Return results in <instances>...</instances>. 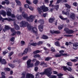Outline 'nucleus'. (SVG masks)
I'll return each mask as SVG.
<instances>
[{"label": "nucleus", "instance_id": "nucleus-10", "mask_svg": "<svg viewBox=\"0 0 78 78\" xmlns=\"http://www.w3.org/2000/svg\"><path fill=\"white\" fill-rule=\"evenodd\" d=\"M14 25L15 29L16 30H19L20 29V27H19V25L17 24L16 23H14Z\"/></svg>", "mask_w": 78, "mask_h": 78}, {"label": "nucleus", "instance_id": "nucleus-14", "mask_svg": "<svg viewBox=\"0 0 78 78\" xmlns=\"http://www.w3.org/2000/svg\"><path fill=\"white\" fill-rule=\"evenodd\" d=\"M73 48L75 50H76L77 48V47L78 46V43H75L73 44Z\"/></svg>", "mask_w": 78, "mask_h": 78}, {"label": "nucleus", "instance_id": "nucleus-32", "mask_svg": "<svg viewBox=\"0 0 78 78\" xmlns=\"http://www.w3.org/2000/svg\"><path fill=\"white\" fill-rule=\"evenodd\" d=\"M5 28L7 30H9L10 29V27L8 26L5 25Z\"/></svg>", "mask_w": 78, "mask_h": 78}, {"label": "nucleus", "instance_id": "nucleus-20", "mask_svg": "<svg viewBox=\"0 0 78 78\" xmlns=\"http://www.w3.org/2000/svg\"><path fill=\"white\" fill-rule=\"evenodd\" d=\"M38 23L41 24H43L44 23V21L43 20H40L38 21Z\"/></svg>", "mask_w": 78, "mask_h": 78}, {"label": "nucleus", "instance_id": "nucleus-61", "mask_svg": "<svg viewBox=\"0 0 78 78\" xmlns=\"http://www.w3.org/2000/svg\"><path fill=\"white\" fill-rule=\"evenodd\" d=\"M56 10H58L59 9V5H57L55 7Z\"/></svg>", "mask_w": 78, "mask_h": 78}, {"label": "nucleus", "instance_id": "nucleus-24", "mask_svg": "<svg viewBox=\"0 0 78 78\" xmlns=\"http://www.w3.org/2000/svg\"><path fill=\"white\" fill-rule=\"evenodd\" d=\"M69 29L68 28H65L64 30V31H65L66 33H68V34L69 33Z\"/></svg>", "mask_w": 78, "mask_h": 78}, {"label": "nucleus", "instance_id": "nucleus-57", "mask_svg": "<svg viewBox=\"0 0 78 78\" xmlns=\"http://www.w3.org/2000/svg\"><path fill=\"white\" fill-rule=\"evenodd\" d=\"M51 50L52 51H53V52H55V48H51Z\"/></svg>", "mask_w": 78, "mask_h": 78}, {"label": "nucleus", "instance_id": "nucleus-50", "mask_svg": "<svg viewBox=\"0 0 78 78\" xmlns=\"http://www.w3.org/2000/svg\"><path fill=\"white\" fill-rule=\"evenodd\" d=\"M12 4V8H14V5H15V2H11Z\"/></svg>", "mask_w": 78, "mask_h": 78}, {"label": "nucleus", "instance_id": "nucleus-59", "mask_svg": "<svg viewBox=\"0 0 78 78\" xmlns=\"http://www.w3.org/2000/svg\"><path fill=\"white\" fill-rule=\"evenodd\" d=\"M23 55H24L23 53H21L19 54V56H22Z\"/></svg>", "mask_w": 78, "mask_h": 78}, {"label": "nucleus", "instance_id": "nucleus-22", "mask_svg": "<svg viewBox=\"0 0 78 78\" xmlns=\"http://www.w3.org/2000/svg\"><path fill=\"white\" fill-rule=\"evenodd\" d=\"M42 39H48V37L46 35H43L42 37Z\"/></svg>", "mask_w": 78, "mask_h": 78}, {"label": "nucleus", "instance_id": "nucleus-43", "mask_svg": "<svg viewBox=\"0 0 78 78\" xmlns=\"http://www.w3.org/2000/svg\"><path fill=\"white\" fill-rule=\"evenodd\" d=\"M62 28H63V26H59L58 27V28L59 30H61V29H62Z\"/></svg>", "mask_w": 78, "mask_h": 78}, {"label": "nucleus", "instance_id": "nucleus-1", "mask_svg": "<svg viewBox=\"0 0 78 78\" xmlns=\"http://www.w3.org/2000/svg\"><path fill=\"white\" fill-rule=\"evenodd\" d=\"M22 15L23 17L24 18V19H26L27 21L29 22H33L35 17V16L33 15H31L29 17H28V14L25 13V12H22Z\"/></svg>", "mask_w": 78, "mask_h": 78}, {"label": "nucleus", "instance_id": "nucleus-45", "mask_svg": "<svg viewBox=\"0 0 78 78\" xmlns=\"http://www.w3.org/2000/svg\"><path fill=\"white\" fill-rule=\"evenodd\" d=\"M5 1V3L6 5H9V2L8 0H4Z\"/></svg>", "mask_w": 78, "mask_h": 78}, {"label": "nucleus", "instance_id": "nucleus-47", "mask_svg": "<svg viewBox=\"0 0 78 78\" xmlns=\"http://www.w3.org/2000/svg\"><path fill=\"white\" fill-rule=\"evenodd\" d=\"M43 44V42L42 41H39L37 44L38 45H41Z\"/></svg>", "mask_w": 78, "mask_h": 78}, {"label": "nucleus", "instance_id": "nucleus-39", "mask_svg": "<svg viewBox=\"0 0 78 78\" xmlns=\"http://www.w3.org/2000/svg\"><path fill=\"white\" fill-rule=\"evenodd\" d=\"M65 5L66 6V7L67 8H69V9H70V8H71V6L69 5L68 4H65Z\"/></svg>", "mask_w": 78, "mask_h": 78}, {"label": "nucleus", "instance_id": "nucleus-48", "mask_svg": "<svg viewBox=\"0 0 78 78\" xmlns=\"http://www.w3.org/2000/svg\"><path fill=\"white\" fill-rule=\"evenodd\" d=\"M6 71H10V69L8 68H6L4 69Z\"/></svg>", "mask_w": 78, "mask_h": 78}, {"label": "nucleus", "instance_id": "nucleus-53", "mask_svg": "<svg viewBox=\"0 0 78 78\" xmlns=\"http://www.w3.org/2000/svg\"><path fill=\"white\" fill-rule=\"evenodd\" d=\"M24 7L25 8H29V5H28V4H25V5H24Z\"/></svg>", "mask_w": 78, "mask_h": 78}, {"label": "nucleus", "instance_id": "nucleus-16", "mask_svg": "<svg viewBox=\"0 0 78 78\" xmlns=\"http://www.w3.org/2000/svg\"><path fill=\"white\" fill-rule=\"evenodd\" d=\"M54 20H55V18H51L48 20V21L50 23H52L54 22Z\"/></svg>", "mask_w": 78, "mask_h": 78}, {"label": "nucleus", "instance_id": "nucleus-35", "mask_svg": "<svg viewBox=\"0 0 78 78\" xmlns=\"http://www.w3.org/2000/svg\"><path fill=\"white\" fill-rule=\"evenodd\" d=\"M31 45H32L33 46H36L37 45V43H32L30 44Z\"/></svg>", "mask_w": 78, "mask_h": 78}, {"label": "nucleus", "instance_id": "nucleus-19", "mask_svg": "<svg viewBox=\"0 0 78 78\" xmlns=\"http://www.w3.org/2000/svg\"><path fill=\"white\" fill-rule=\"evenodd\" d=\"M62 14L63 15H66V16H69V12H65L64 11H62Z\"/></svg>", "mask_w": 78, "mask_h": 78}, {"label": "nucleus", "instance_id": "nucleus-12", "mask_svg": "<svg viewBox=\"0 0 78 78\" xmlns=\"http://www.w3.org/2000/svg\"><path fill=\"white\" fill-rule=\"evenodd\" d=\"M38 29L41 32L43 31V25H40L38 26Z\"/></svg>", "mask_w": 78, "mask_h": 78}, {"label": "nucleus", "instance_id": "nucleus-9", "mask_svg": "<svg viewBox=\"0 0 78 78\" xmlns=\"http://www.w3.org/2000/svg\"><path fill=\"white\" fill-rule=\"evenodd\" d=\"M2 59V57H0V62H1L2 64H6V60L5 59Z\"/></svg>", "mask_w": 78, "mask_h": 78}, {"label": "nucleus", "instance_id": "nucleus-30", "mask_svg": "<svg viewBox=\"0 0 78 78\" xmlns=\"http://www.w3.org/2000/svg\"><path fill=\"white\" fill-rule=\"evenodd\" d=\"M27 53H28V49H27V48H26L24 51L23 53L24 55H25V54H27Z\"/></svg>", "mask_w": 78, "mask_h": 78}, {"label": "nucleus", "instance_id": "nucleus-63", "mask_svg": "<svg viewBox=\"0 0 78 78\" xmlns=\"http://www.w3.org/2000/svg\"><path fill=\"white\" fill-rule=\"evenodd\" d=\"M21 44H22V45H23L25 44V41H21Z\"/></svg>", "mask_w": 78, "mask_h": 78}, {"label": "nucleus", "instance_id": "nucleus-40", "mask_svg": "<svg viewBox=\"0 0 78 78\" xmlns=\"http://www.w3.org/2000/svg\"><path fill=\"white\" fill-rule=\"evenodd\" d=\"M40 51L39 50H37L35 51H34V54H37V53H40Z\"/></svg>", "mask_w": 78, "mask_h": 78}, {"label": "nucleus", "instance_id": "nucleus-56", "mask_svg": "<svg viewBox=\"0 0 78 78\" xmlns=\"http://www.w3.org/2000/svg\"><path fill=\"white\" fill-rule=\"evenodd\" d=\"M50 78H56V76H50Z\"/></svg>", "mask_w": 78, "mask_h": 78}, {"label": "nucleus", "instance_id": "nucleus-33", "mask_svg": "<svg viewBox=\"0 0 78 78\" xmlns=\"http://www.w3.org/2000/svg\"><path fill=\"white\" fill-rule=\"evenodd\" d=\"M3 20H8L9 22L11 21V20H12V19H11L10 18L8 19L7 18H4Z\"/></svg>", "mask_w": 78, "mask_h": 78}, {"label": "nucleus", "instance_id": "nucleus-60", "mask_svg": "<svg viewBox=\"0 0 78 78\" xmlns=\"http://www.w3.org/2000/svg\"><path fill=\"white\" fill-rule=\"evenodd\" d=\"M57 76H58V77L62 76H63V74L62 73H59L57 74Z\"/></svg>", "mask_w": 78, "mask_h": 78}, {"label": "nucleus", "instance_id": "nucleus-25", "mask_svg": "<svg viewBox=\"0 0 78 78\" xmlns=\"http://www.w3.org/2000/svg\"><path fill=\"white\" fill-rule=\"evenodd\" d=\"M75 32V31H73V30H69V32H68V34H72Z\"/></svg>", "mask_w": 78, "mask_h": 78}, {"label": "nucleus", "instance_id": "nucleus-37", "mask_svg": "<svg viewBox=\"0 0 78 78\" xmlns=\"http://www.w3.org/2000/svg\"><path fill=\"white\" fill-rule=\"evenodd\" d=\"M7 15L8 16H11V13L10 12L7 11Z\"/></svg>", "mask_w": 78, "mask_h": 78}, {"label": "nucleus", "instance_id": "nucleus-34", "mask_svg": "<svg viewBox=\"0 0 78 78\" xmlns=\"http://www.w3.org/2000/svg\"><path fill=\"white\" fill-rule=\"evenodd\" d=\"M34 58H39L40 57V55L39 54H36L34 56Z\"/></svg>", "mask_w": 78, "mask_h": 78}, {"label": "nucleus", "instance_id": "nucleus-42", "mask_svg": "<svg viewBox=\"0 0 78 78\" xmlns=\"http://www.w3.org/2000/svg\"><path fill=\"white\" fill-rule=\"evenodd\" d=\"M15 40V37H12L10 39V41L12 42H14V40Z\"/></svg>", "mask_w": 78, "mask_h": 78}, {"label": "nucleus", "instance_id": "nucleus-52", "mask_svg": "<svg viewBox=\"0 0 78 78\" xmlns=\"http://www.w3.org/2000/svg\"><path fill=\"white\" fill-rule=\"evenodd\" d=\"M55 34H59V33H60V31L58 30L55 31Z\"/></svg>", "mask_w": 78, "mask_h": 78}, {"label": "nucleus", "instance_id": "nucleus-15", "mask_svg": "<svg viewBox=\"0 0 78 78\" xmlns=\"http://www.w3.org/2000/svg\"><path fill=\"white\" fill-rule=\"evenodd\" d=\"M64 51L63 50H61L59 51V53L61 54V55L62 56H66L67 55V54H63L64 53Z\"/></svg>", "mask_w": 78, "mask_h": 78}, {"label": "nucleus", "instance_id": "nucleus-51", "mask_svg": "<svg viewBox=\"0 0 78 78\" xmlns=\"http://www.w3.org/2000/svg\"><path fill=\"white\" fill-rule=\"evenodd\" d=\"M72 35H65L64 36H65L66 37H71V36H72Z\"/></svg>", "mask_w": 78, "mask_h": 78}, {"label": "nucleus", "instance_id": "nucleus-55", "mask_svg": "<svg viewBox=\"0 0 78 78\" xmlns=\"http://www.w3.org/2000/svg\"><path fill=\"white\" fill-rule=\"evenodd\" d=\"M55 57H61V54H59V55L56 54L55 55Z\"/></svg>", "mask_w": 78, "mask_h": 78}, {"label": "nucleus", "instance_id": "nucleus-38", "mask_svg": "<svg viewBox=\"0 0 78 78\" xmlns=\"http://www.w3.org/2000/svg\"><path fill=\"white\" fill-rule=\"evenodd\" d=\"M67 64L68 66H72V63L71 62H68Z\"/></svg>", "mask_w": 78, "mask_h": 78}, {"label": "nucleus", "instance_id": "nucleus-64", "mask_svg": "<svg viewBox=\"0 0 78 78\" xmlns=\"http://www.w3.org/2000/svg\"><path fill=\"white\" fill-rule=\"evenodd\" d=\"M63 70L65 71H66V70H67V68L65 66H63Z\"/></svg>", "mask_w": 78, "mask_h": 78}, {"label": "nucleus", "instance_id": "nucleus-5", "mask_svg": "<svg viewBox=\"0 0 78 78\" xmlns=\"http://www.w3.org/2000/svg\"><path fill=\"white\" fill-rule=\"evenodd\" d=\"M28 25V22L25 21H22L20 23V26L21 27H27Z\"/></svg>", "mask_w": 78, "mask_h": 78}, {"label": "nucleus", "instance_id": "nucleus-28", "mask_svg": "<svg viewBox=\"0 0 78 78\" xmlns=\"http://www.w3.org/2000/svg\"><path fill=\"white\" fill-rule=\"evenodd\" d=\"M27 53H28V49H27V48H26L24 51L23 53L24 55H25V54H27Z\"/></svg>", "mask_w": 78, "mask_h": 78}, {"label": "nucleus", "instance_id": "nucleus-13", "mask_svg": "<svg viewBox=\"0 0 78 78\" xmlns=\"http://www.w3.org/2000/svg\"><path fill=\"white\" fill-rule=\"evenodd\" d=\"M70 17L71 18V19H75V14L73 13H71Z\"/></svg>", "mask_w": 78, "mask_h": 78}, {"label": "nucleus", "instance_id": "nucleus-18", "mask_svg": "<svg viewBox=\"0 0 78 78\" xmlns=\"http://www.w3.org/2000/svg\"><path fill=\"white\" fill-rule=\"evenodd\" d=\"M15 2L17 5L20 6H21L22 4H21V2L20 1L18 0H15Z\"/></svg>", "mask_w": 78, "mask_h": 78}, {"label": "nucleus", "instance_id": "nucleus-21", "mask_svg": "<svg viewBox=\"0 0 78 78\" xmlns=\"http://www.w3.org/2000/svg\"><path fill=\"white\" fill-rule=\"evenodd\" d=\"M59 17L60 19H62V20H67V18H63L62 16H59Z\"/></svg>", "mask_w": 78, "mask_h": 78}, {"label": "nucleus", "instance_id": "nucleus-49", "mask_svg": "<svg viewBox=\"0 0 78 78\" xmlns=\"http://www.w3.org/2000/svg\"><path fill=\"white\" fill-rule=\"evenodd\" d=\"M38 2V1L37 0H34L33 1V3L34 4H37Z\"/></svg>", "mask_w": 78, "mask_h": 78}, {"label": "nucleus", "instance_id": "nucleus-17", "mask_svg": "<svg viewBox=\"0 0 78 78\" xmlns=\"http://www.w3.org/2000/svg\"><path fill=\"white\" fill-rule=\"evenodd\" d=\"M16 17L17 18V19L19 20H22V16H21V15H17L16 16Z\"/></svg>", "mask_w": 78, "mask_h": 78}, {"label": "nucleus", "instance_id": "nucleus-54", "mask_svg": "<svg viewBox=\"0 0 78 78\" xmlns=\"http://www.w3.org/2000/svg\"><path fill=\"white\" fill-rule=\"evenodd\" d=\"M27 58H28V56L23 57V60L24 61V60H25V59H27Z\"/></svg>", "mask_w": 78, "mask_h": 78}, {"label": "nucleus", "instance_id": "nucleus-41", "mask_svg": "<svg viewBox=\"0 0 78 78\" xmlns=\"http://www.w3.org/2000/svg\"><path fill=\"white\" fill-rule=\"evenodd\" d=\"M39 63H40V62H39L38 61H36V62L35 63V66H38Z\"/></svg>", "mask_w": 78, "mask_h": 78}, {"label": "nucleus", "instance_id": "nucleus-3", "mask_svg": "<svg viewBox=\"0 0 78 78\" xmlns=\"http://www.w3.org/2000/svg\"><path fill=\"white\" fill-rule=\"evenodd\" d=\"M27 28L29 30L32 31L37 36L38 33H37V28L34 27H33L32 26L30 25H28L27 27Z\"/></svg>", "mask_w": 78, "mask_h": 78}, {"label": "nucleus", "instance_id": "nucleus-44", "mask_svg": "<svg viewBox=\"0 0 78 78\" xmlns=\"http://www.w3.org/2000/svg\"><path fill=\"white\" fill-rule=\"evenodd\" d=\"M8 65L12 68H14L15 67L14 65H11L9 63L8 64Z\"/></svg>", "mask_w": 78, "mask_h": 78}, {"label": "nucleus", "instance_id": "nucleus-23", "mask_svg": "<svg viewBox=\"0 0 78 78\" xmlns=\"http://www.w3.org/2000/svg\"><path fill=\"white\" fill-rule=\"evenodd\" d=\"M55 44L56 46H58L59 47L60 46V44H59V42L57 41L55 43Z\"/></svg>", "mask_w": 78, "mask_h": 78}, {"label": "nucleus", "instance_id": "nucleus-27", "mask_svg": "<svg viewBox=\"0 0 78 78\" xmlns=\"http://www.w3.org/2000/svg\"><path fill=\"white\" fill-rule=\"evenodd\" d=\"M5 73H4L3 72H2L1 73V75L2 76L1 78H5Z\"/></svg>", "mask_w": 78, "mask_h": 78}, {"label": "nucleus", "instance_id": "nucleus-46", "mask_svg": "<svg viewBox=\"0 0 78 78\" xmlns=\"http://www.w3.org/2000/svg\"><path fill=\"white\" fill-rule=\"evenodd\" d=\"M29 9L31 11H33L34 10V8H33V7H31V6H30L29 7Z\"/></svg>", "mask_w": 78, "mask_h": 78}, {"label": "nucleus", "instance_id": "nucleus-4", "mask_svg": "<svg viewBox=\"0 0 78 78\" xmlns=\"http://www.w3.org/2000/svg\"><path fill=\"white\" fill-rule=\"evenodd\" d=\"M37 10L39 12V14H41L42 12V10L43 12H46L48 11V8L45 7V6L43 5L40 7V8H37Z\"/></svg>", "mask_w": 78, "mask_h": 78}, {"label": "nucleus", "instance_id": "nucleus-8", "mask_svg": "<svg viewBox=\"0 0 78 78\" xmlns=\"http://www.w3.org/2000/svg\"><path fill=\"white\" fill-rule=\"evenodd\" d=\"M26 78H34V76L32 74L27 73Z\"/></svg>", "mask_w": 78, "mask_h": 78}, {"label": "nucleus", "instance_id": "nucleus-31", "mask_svg": "<svg viewBox=\"0 0 78 78\" xmlns=\"http://www.w3.org/2000/svg\"><path fill=\"white\" fill-rule=\"evenodd\" d=\"M27 53H28V49H27V48H26L24 51L23 53L24 55H25V54H27Z\"/></svg>", "mask_w": 78, "mask_h": 78}, {"label": "nucleus", "instance_id": "nucleus-62", "mask_svg": "<svg viewBox=\"0 0 78 78\" xmlns=\"http://www.w3.org/2000/svg\"><path fill=\"white\" fill-rule=\"evenodd\" d=\"M72 62H77V60L76 59H71Z\"/></svg>", "mask_w": 78, "mask_h": 78}, {"label": "nucleus", "instance_id": "nucleus-7", "mask_svg": "<svg viewBox=\"0 0 78 78\" xmlns=\"http://www.w3.org/2000/svg\"><path fill=\"white\" fill-rule=\"evenodd\" d=\"M1 15H3L4 17H5L6 16V12L3 10H2L0 11V20H1L2 19V17L1 16Z\"/></svg>", "mask_w": 78, "mask_h": 78}, {"label": "nucleus", "instance_id": "nucleus-26", "mask_svg": "<svg viewBox=\"0 0 78 78\" xmlns=\"http://www.w3.org/2000/svg\"><path fill=\"white\" fill-rule=\"evenodd\" d=\"M51 59V57H48L45 58V61H48L49 60H50Z\"/></svg>", "mask_w": 78, "mask_h": 78}, {"label": "nucleus", "instance_id": "nucleus-36", "mask_svg": "<svg viewBox=\"0 0 78 78\" xmlns=\"http://www.w3.org/2000/svg\"><path fill=\"white\" fill-rule=\"evenodd\" d=\"M67 70H68V71H69V72H72V68H70V67H68L67 68Z\"/></svg>", "mask_w": 78, "mask_h": 78}, {"label": "nucleus", "instance_id": "nucleus-6", "mask_svg": "<svg viewBox=\"0 0 78 78\" xmlns=\"http://www.w3.org/2000/svg\"><path fill=\"white\" fill-rule=\"evenodd\" d=\"M31 61V60L29 59L27 62V68H30V67H33V63L30 64Z\"/></svg>", "mask_w": 78, "mask_h": 78}, {"label": "nucleus", "instance_id": "nucleus-11", "mask_svg": "<svg viewBox=\"0 0 78 78\" xmlns=\"http://www.w3.org/2000/svg\"><path fill=\"white\" fill-rule=\"evenodd\" d=\"M11 32H12L13 33L12 34H11L12 36H14V35H16V31L14 28H11Z\"/></svg>", "mask_w": 78, "mask_h": 78}, {"label": "nucleus", "instance_id": "nucleus-2", "mask_svg": "<svg viewBox=\"0 0 78 78\" xmlns=\"http://www.w3.org/2000/svg\"><path fill=\"white\" fill-rule=\"evenodd\" d=\"M52 69L51 68H48L47 69H44V71L43 72L40 73V74L41 75H46L48 76H50L51 75V74L52 73L51 70Z\"/></svg>", "mask_w": 78, "mask_h": 78}, {"label": "nucleus", "instance_id": "nucleus-29", "mask_svg": "<svg viewBox=\"0 0 78 78\" xmlns=\"http://www.w3.org/2000/svg\"><path fill=\"white\" fill-rule=\"evenodd\" d=\"M27 53H28V49H27V48H26L24 51L23 53L24 55H25V54H27Z\"/></svg>", "mask_w": 78, "mask_h": 78}, {"label": "nucleus", "instance_id": "nucleus-58", "mask_svg": "<svg viewBox=\"0 0 78 78\" xmlns=\"http://www.w3.org/2000/svg\"><path fill=\"white\" fill-rule=\"evenodd\" d=\"M13 53H14L13 52H10V53L9 54V56H12V55L13 54Z\"/></svg>", "mask_w": 78, "mask_h": 78}]
</instances>
